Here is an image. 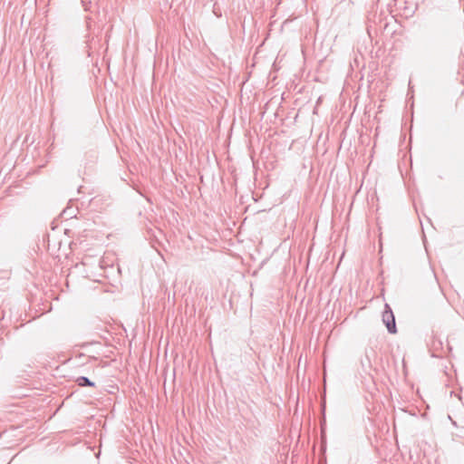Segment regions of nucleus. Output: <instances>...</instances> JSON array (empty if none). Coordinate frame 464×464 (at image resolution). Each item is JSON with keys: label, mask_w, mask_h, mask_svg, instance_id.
I'll list each match as a JSON object with an SVG mask.
<instances>
[{"label": "nucleus", "mask_w": 464, "mask_h": 464, "mask_svg": "<svg viewBox=\"0 0 464 464\" xmlns=\"http://www.w3.org/2000/svg\"><path fill=\"white\" fill-rule=\"evenodd\" d=\"M382 322L390 334L397 333L395 316L391 306L388 304H385L384 305V310L382 312Z\"/></svg>", "instance_id": "obj_1"}, {"label": "nucleus", "mask_w": 464, "mask_h": 464, "mask_svg": "<svg viewBox=\"0 0 464 464\" xmlns=\"http://www.w3.org/2000/svg\"><path fill=\"white\" fill-rule=\"evenodd\" d=\"M75 382L80 387H94L95 383L91 381L88 377L80 376L76 378Z\"/></svg>", "instance_id": "obj_2"}, {"label": "nucleus", "mask_w": 464, "mask_h": 464, "mask_svg": "<svg viewBox=\"0 0 464 464\" xmlns=\"http://www.w3.org/2000/svg\"><path fill=\"white\" fill-rule=\"evenodd\" d=\"M213 13L214 14L217 16V17H221L222 16V14H221V10L220 8L218 7V4L215 3L214 5H213Z\"/></svg>", "instance_id": "obj_3"}]
</instances>
